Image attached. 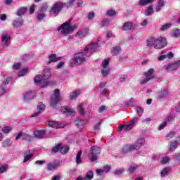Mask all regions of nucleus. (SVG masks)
<instances>
[{"instance_id": "1", "label": "nucleus", "mask_w": 180, "mask_h": 180, "mask_svg": "<svg viewBox=\"0 0 180 180\" xmlns=\"http://www.w3.org/2000/svg\"><path fill=\"white\" fill-rule=\"evenodd\" d=\"M99 47V44L98 42L91 43L89 45H87L84 48V52H79L74 55L72 58V63L75 65H81V64H84L85 61H86V56H91V54L95 53L96 50Z\"/></svg>"}, {"instance_id": "2", "label": "nucleus", "mask_w": 180, "mask_h": 180, "mask_svg": "<svg viewBox=\"0 0 180 180\" xmlns=\"http://www.w3.org/2000/svg\"><path fill=\"white\" fill-rule=\"evenodd\" d=\"M51 76V72H50L49 68H46L44 70V73L41 75H39L35 77L34 81L37 85H41L42 88H46L48 85H50V82L49 79Z\"/></svg>"}, {"instance_id": "3", "label": "nucleus", "mask_w": 180, "mask_h": 180, "mask_svg": "<svg viewBox=\"0 0 180 180\" xmlns=\"http://www.w3.org/2000/svg\"><path fill=\"white\" fill-rule=\"evenodd\" d=\"M75 29H78V24L72 25L71 20H70L62 24L58 28V32H60L61 34L65 36V34H71V33H73Z\"/></svg>"}, {"instance_id": "4", "label": "nucleus", "mask_w": 180, "mask_h": 180, "mask_svg": "<svg viewBox=\"0 0 180 180\" xmlns=\"http://www.w3.org/2000/svg\"><path fill=\"white\" fill-rule=\"evenodd\" d=\"M63 99L61 96H60V90L56 89L53 94V96L51 97V101L50 105L52 106L53 109H56L57 108V105H58V102Z\"/></svg>"}, {"instance_id": "5", "label": "nucleus", "mask_w": 180, "mask_h": 180, "mask_svg": "<svg viewBox=\"0 0 180 180\" xmlns=\"http://www.w3.org/2000/svg\"><path fill=\"white\" fill-rule=\"evenodd\" d=\"M91 153L89 154V160L94 162L98 160V156L101 154V148L92 146L90 149Z\"/></svg>"}, {"instance_id": "6", "label": "nucleus", "mask_w": 180, "mask_h": 180, "mask_svg": "<svg viewBox=\"0 0 180 180\" xmlns=\"http://www.w3.org/2000/svg\"><path fill=\"white\" fill-rule=\"evenodd\" d=\"M139 118L137 117H134L127 125H119L117 131L120 132L122 130H131L133 127H134V124H136Z\"/></svg>"}, {"instance_id": "7", "label": "nucleus", "mask_w": 180, "mask_h": 180, "mask_svg": "<svg viewBox=\"0 0 180 180\" xmlns=\"http://www.w3.org/2000/svg\"><path fill=\"white\" fill-rule=\"evenodd\" d=\"M153 74H154V69L153 68L143 73V79L141 81V84L144 85V84H147L150 79H154V75H153Z\"/></svg>"}, {"instance_id": "8", "label": "nucleus", "mask_w": 180, "mask_h": 180, "mask_svg": "<svg viewBox=\"0 0 180 180\" xmlns=\"http://www.w3.org/2000/svg\"><path fill=\"white\" fill-rule=\"evenodd\" d=\"M167 46V39L164 37L155 38V49H164Z\"/></svg>"}, {"instance_id": "9", "label": "nucleus", "mask_w": 180, "mask_h": 180, "mask_svg": "<svg viewBox=\"0 0 180 180\" xmlns=\"http://www.w3.org/2000/svg\"><path fill=\"white\" fill-rule=\"evenodd\" d=\"M180 67V60H175L173 63L167 65L165 70L169 72L172 71H176Z\"/></svg>"}, {"instance_id": "10", "label": "nucleus", "mask_w": 180, "mask_h": 180, "mask_svg": "<svg viewBox=\"0 0 180 180\" xmlns=\"http://www.w3.org/2000/svg\"><path fill=\"white\" fill-rule=\"evenodd\" d=\"M62 8H63V6L61 5V4L60 3L55 4L53 5L50 11V13H53L55 16H57V15H58V13H60V12L61 11Z\"/></svg>"}, {"instance_id": "11", "label": "nucleus", "mask_w": 180, "mask_h": 180, "mask_svg": "<svg viewBox=\"0 0 180 180\" xmlns=\"http://www.w3.org/2000/svg\"><path fill=\"white\" fill-rule=\"evenodd\" d=\"M134 146V150H140L141 147L144 146V138L140 137L139 138L134 144H132Z\"/></svg>"}, {"instance_id": "12", "label": "nucleus", "mask_w": 180, "mask_h": 180, "mask_svg": "<svg viewBox=\"0 0 180 180\" xmlns=\"http://www.w3.org/2000/svg\"><path fill=\"white\" fill-rule=\"evenodd\" d=\"M168 96V89L167 88H163L161 91L158 93L157 99L158 101H161L162 99H165Z\"/></svg>"}, {"instance_id": "13", "label": "nucleus", "mask_w": 180, "mask_h": 180, "mask_svg": "<svg viewBox=\"0 0 180 180\" xmlns=\"http://www.w3.org/2000/svg\"><path fill=\"white\" fill-rule=\"evenodd\" d=\"M46 105L43 103H39L37 105L38 112H35L32 115V117H37L40 113L44 112Z\"/></svg>"}, {"instance_id": "14", "label": "nucleus", "mask_w": 180, "mask_h": 180, "mask_svg": "<svg viewBox=\"0 0 180 180\" xmlns=\"http://www.w3.org/2000/svg\"><path fill=\"white\" fill-rule=\"evenodd\" d=\"M180 142V137L176 138L174 141H171L169 144V151H175L178 148V143Z\"/></svg>"}, {"instance_id": "15", "label": "nucleus", "mask_w": 180, "mask_h": 180, "mask_svg": "<svg viewBox=\"0 0 180 180\" xmlns=\"http://www.w3.org/2000/svg\"><path fill=\"white\" fill-rule=\"evenodd\" d=\"M134 150V146L133 144H126L124 145L122 149V154H127V153H130Z\"/></svg>"}, {"instance_id": "16", "label": "nucleus", "mask_w": 180, "mask_h": 180, "mask_svg": "<svg viewBox=\"0 0 180 180\" xmlns=\"http://www.w3.org/2000/svg\"><path fill=\"white\" fill-rule=\"evenodd\" d=\"M34 155V153H33V150H29L25 152L24 153V160L23 162H27L30 158H32Z\"/></svg>"}, {"instance_id": "17", "label": "nucleus", "mask_w": 180, "mask_h": 180, "mask_svg": "<svg viewBox=\"0 0 180 180\" xmlns=\"http://www.w3.org/2000/svg\"><path fill=\"white\" fill-rule=\"evenodd\" d=\"M23 19L22 18H18L12 22L13 27H21L23 26Z\"/></svg>"}, {"instance_id": "18", "label": "nucleus", "mask_w": 180, "mask_h": 180, "mask_svg": "<svg viewBox=\"0 0 180 180\" xmlns=\"http://www.w3.org/2000/svg\"><path fill=\"white\" fill-rule=\"evenodd\" d=\"M166 58H167L168 60L174 58V53L172 52H169L166 55H162L158 57V61H164V60H165Z\"/></svg>"}, {"instance_id": "19", "label": "nucleus", "mask_w": 180, "mask_h": 180, "mask_svg": "<svg viewBox=\"0 0 180 180\" xmlns=\"http://www.w3.org/2000/svg\"><path fill=\"white\" fill-rule=\"evenodd\" d=\"M140 168V165L137 164H131L127 169L129 174H134V172L137 171Z\"/></svg>"}, {"instance_id": "20", "label": "nucleus", "mask_w": 180, "mask_h": 180, "mask_svg": "<svg viewBox=\"0 0 180 180\" xmlns=\"http://www.w3.org/2000/svg\"><path fill=\"white\" fill-rule=\"evenodd\" d=\"M8 94V86L5 85V84H0V98L2 96H5Z\"/></svg>"}, {"instance_id": "21", "label": "nucleus", "mask_w": 180, "mask_h": 180, "mask_svg": "<svg viewBox=\"0 0 180 180\" xmlns=\"http://www.w3.org/2000/svg\"><path fill=\"white\" fill-rule=\"evenodd\" d=\"M60 167V162H54L52 163H49L47 165V169L49 171H54V169H57Z\"/></svg>"}, {"instance_id": "22", "label": "nucleus", "mask_w": 180, "mask_h": 180, "mask_svg": "<svg viewBox=\"0 0 180 180\" xmlns=\"http://www.w3.org/2000/svg\"><path fill=\"white\" fill-rule=\"evenodd\" d=\"M132 29H134V25H133V22H127L123 24L122 30H125L126 32H127V30H131Z\"/></svg>"}, {"instance_id": "23", "label": "nucleus", "mask_w": 180, "mask_h": 180, "mask_svg": "<svg viewBox=\"0 0 180 180\" xmlns=\"http://www.w3.org/2000/svg\"><path fill=\"white\" fill-rule=\"evenodd\" d=\"M84 124H85V122H84V120L79 118H77L75 121V126H76V127H77L80 130H82V129H84Z\"/></svg>"}, {"instance_id": "24", "label": "nucleus", "mask_w": 180, "mask_h": 180, "mask_svg": "<svg viewBox=\"0 0 180 180\" xmlns=\"http://www.w3.org/2000/svg\"><path fill=\"white\" fill-rule=\"evenodd\" d=\"M34 98V91H29L24 94V101H29V99H33Z\"/></svg>"}, {"instance_id": "25", "label": "nucleus", "mask_w": 180, "mask_h": 180, "mask_svg": "<svg viewBox=\"0 0 180 180\" xmlns=\"http://www.w3.org/2000/svg\"><path fill=\"white\" fill-rule=\"evenodd\" d=\"M49 61L48 62V64H51V63H56V61H60L61 60V58L57 57V55L54 53H51L49 57Z\"/></svg>"}, {"instance_id": "26", "label": "nucleus", "mask_w": 180, "mask_h": 180, "mask_svg": "<svg viewBox=\"0 0 180 180\" xmlns=\"http://www.w3.org/2000/svg\"><path fill=\"white\" fill-rule=\"evenodd\" d=\"M155 47V38L154 37H149L146 40V46L147 47Z\"/></svg>"}, {"instance_id": "27", "label": "nucleus", "mask_w": 180, "mask_h": 180, "mask_svg": "<svg viewBox=\"0 0 180 180\" xmlns=\"http://www.w3.org/2000/svg\"><path fill=\"white\" fill-rule=\"evenodd\" d=\"M120 51H122V48H120V46H114L111 49V54L112 56H117L120 54Z\"/></svg>"}, {"instance_id": "28", "label": "nucleus", "mask_w": 180, "mask_h": 180, "mask_svg": "<svg viewBox=\"0 0 180 180\" xmlns=\"http://www.w3.org/2000/svg\"><path fill=\"white\" fill-rule=\"evenodd\" d=\"M87 34H88V30L84 29V30L77 32V33L76 34V37L82 39V38L85 37Z\"/></svg>"}, {"instance_id": "29", "label": "nucleus", "mask_w": 180, "mask_h": 180, "mask_svg": "<svg viewBox=\"0 0 180 180\" xmlns=\"http://www.w3.org/2000/svg\"><path fill=\"white\" fill-rule=\"evenodd\" d=\"M46 134L45 130H38L34 131V136L37 137V139H43V136Z\"/></svg>"}, {"instance_id": "30", "label": "nucleus", "mask_w": 180, "mask_h": 180, "mask_svg": "<svg viewBox=\"0 0 180 180\" xmlns=\"http://www.w3.org/2000/svg\"><path fill=\"white\" fill-rule=\"evenodd\" d=\"M165 5V2L164 0H160L156 4H155V11L160 12L161 9H162V6Z\"/></svg>"}, {"instance_id": "31", "label": "nucleus", "mask_w": 180, "mask_h": 180, "mask_svg": "<svg viewBox=\"0 0 180 180\" xmlns=\"http://www.w3.org/2000/svg\"><path fill=\"white\" fill-rule=\"evenodd\" d=\"M49 126L50 127H53V129H60L61 128V122H57L54 121H49Z\"/></svg>"}, {"instance_id": "32", "label": "nucleus", "mask_w": 180, "mask_h": 180, "mask_svg": "<svg viewBox=\"0 0 180 180\" xmlns=\"http://www.w3.org/2000/svg\"><path fill=\"white\" fill-rule=\"evenodd\" d=\"M1 41H3V43H4V44H5V46H6V47H8V46H9V41H11V38H9L8 37L7 34H4L1 37Z\"/></svg>"}, {"instance_id": "33", "label": "nucleus", "mask_w": 180, "mask_h": 180, "mask_svg": "<svg viewBox=\"0 0 180 180\" xmlns=\"http://www.w3.org/2000/svg\"><path fill=\"white\" fill-rule=\"evenodd\" d=\"M79 95H81V90H75V91L70 94V99L74 100L78 96H79Z\"/></svg>"}, {"instance_id": "34", "label": "nucleus", "mask_w": 180, "mask_h": 180, "mask_svg": "<svg viewBox=\"0 0 180 180\" xmlns=\"http://www.w3.org/2000/svg\"><path fill=\"white\" fill-rule=\"evenodd\" d=\"M26 12H27V8L22 7L17 11V15L21 18L22 16H23V15L26 13Z\"/></svg>"}, {"instance_id": "35", "label": "nucleus", "mask_w": 180, "mask_h": 180, "mask_svg": "<svg viewBox=\"0 0 180 180\" xmlns=\"http://www.w3.org/2000/svg\"><path fill=\"white\" fill-rule=\"evenodd\" d=\"M81 155H82V150H79L76 155V163L77 165L82 164V159L81 158Z\"/></svg>"}, {"instance_id": "36", "label": "nucleus", "mask_w": 180, "mask_h": 180, "mask_svg": "<svg viewBox=\"0 0 180 180\" xmlns=\"http://www.w3.org/2000/svg\"><path fill=\"white\" fill-rule=\"evenodd\" d=\"M154 13V9L153 8V5H150L148 7L147 10L145 12V16H151Z\"/></svg>"}, {"instance_id": "37", "label": "nucleus", "mask_w": 180, "mask_h": 180, "mask_svg": "<svg viewBox=\"0 0 180 180\" xmlns=\"http://www.w3.org/2000/svg\"><path fill=\"white\" fill-rule=\"evenodd\" d=\"M171 27H172V23L169 22V23H167L163 25H161L160 30H162V32H167V30H168V29H171Z\"/></svg>"}, {"instance_id": "38", "label": "nucleus", "mask_w": 180, "mask_h": 180, "mask_svg": "<svg viewBox=\"0 0 180 180\" xmlns=\"http://www.w3.org/2000/svg\"><path fill=\"white\" fill-rule=\"evenodd\" d=\"M1 146L4 148H6V147H11V146H12V141L9 139H6L1 143Z\"/></svg>"}, {"instance_id": "39", "label": "nucleus", "mask_w": 180, "mask_h": 180, "mask_svg": "<svg viewBox=\"0 0 180 180\" xmlns=\"http://www.w3.org/2000/svg\"><path fill=\"white\" fill-rule=\"evenodd\" d=\"M153 2H154V0H140L139 5L141 6H146V5L153 4Z\"/></svg>"}, {"instance_id": "40", "label": "nucleus", "mask_w": 180, "mask_h": 180, "mask_svg": "<svg viewBox=\"0 0 180 180\" xmlns=\"http://www.w3.org/2000/svg\"><path fill=\"white\" fill-rule=\"evenodd\" d=\"M84 180H92L94 179V172L92 171H89L86 174L84 178L83 179Z\"/></svg>"}, {"instance_id": "41", "label": "nucleus", "mask_w": 180, "mask_h": 180, "mask_svg": "<svg viewBox=\"0 0 180 180\" xmlns=\"http://www.w3.org/2000/svg\"><path fill=\"white\" fill-rule=\"evenodd\" d=\"M169 171H171V168L169 167L164 168L160 172L161 176H167V175L169 174Z\"/></svg>"}, {"instance_id": "42", "label": "nucleus", "mask_w": 180, "mask_h": 180, "mask_svg": "<svg viewBox=\"0 0 180 180\" xmlns=\"http://www.w3.org/2000/svg\"><path fill=\"white\" fill-rule=\"evenodd\" d=\"M22 140H26L28 143H30L33 140V136H30L29 134L24 132L22 135Z\"/></svg>"}, {"instance_id": "43", "label": "nucleus", "mask_w": 180, "mask_h": 180, "mask_svg": "<svg viewBox=\"0 0 180 180\" xmlns=\"http://www.w3.org/2000/svg\"><path fill=\"white\" fill-rule=\"evenodd\" d=\"M64 113H68L69 116H74L75 115V111L71 108H65V110L63 111Z\"/></svg>"}, {"instance_id": "44", "label": "nucleus", "mask_w": 180, "mask_h": 180, "mask_svg": "<svg viewBox=\"0 0 180 180\" xmlns=\"http://www.w3.org/2000/svg\"><path fill=\"white\" fill-rule=\"evenodd\" d=\"M110 71V69L109 68H103V70H101L102 75L103 77H106L109 74V72Z\"/></svg>"}, {"instance_id": "45", "label": "nucleus", "mask_w": 180, "mask_h": 180, "mask_svg": "<svg viewBox=\"0 0 180 180\" xmlns=\"http://www.w3.org/2000/svg\"><path fill=\"white\" fill-rule=\"evenodd\" d=\"M77 110L79 113V115H84L85 112L84 110V104H80L77 107Z\"/></svg>"}, {"instance_id": "46", "label": "nucleus", "mask_w": 180, "mask_h": 180, "mask_svg": "<svg viewBox=\"0 0 180 180\" xmlns=\"http://www.w3.org/2000/svg\"><path fill=\"white\" fill-rule=\"evenodd\" d=\"M110 60L109 59H105L103 62H102V67L103 68H109V63H110Z\"/></svg>"}, {"instance_id": "47", "label": "nucleus", "mask_w": 180, "mask_h": 180, "mask_svg": "<svg viewBox=\"0 0 180 180\" xmlns=\"http://www.w3.org/2000/svg\"><path fill=\"white\" fill-rule=\"evenodd\" d=\"M70 148L68 146H63L60 149V153H61V154H67Z\"/></svg>"}, {"instance_id": "48", "label": "nucleus", "mask_w": 180, "mask_h": 180, "mask_svg": "<svg viewBox=\"0 0 180 180\" xmlns=\"http://www.w3.org/2000/svg\"><path fill=\"white\" fill-rule=\"evenodd\" d=\"M123 172H124V169H118L114 171V175H117V176L123 175Z\"/></svg>"}, {"instance_id": "49", "label": "nucleus", "mask_w": 180, "mask_h": 180, "mask_svg": "<svg viewBox=\"0 0 180 180\" xmlns=\"http://www.w3.org/2000/svg\"><path fill=\"white\" fill-rule=\"evenodd\" d=\"M172 37H180V30L176 29L172 33Z\"/></svg>"}, {"instance_id": "50", "label": "nucleus", "mask_w": 180, "mask_h": 180, "mask_svg": "<svg viewBox=\"0 0 180 180\" xmlns=\"http://www.w3.org/2000/svg\"><path fill=\"white\" fill-rule=\"evenodd\" d=\"M29 72V70L27 68L23 69L22 70L19 72L18 77H25V75H26L27 72Z\"/></svg>"}, {"instance_id": "51", "label": "nucleus", "mask_w": 180, "mask_h": 180, "mask_svg": "<svg viewBox=\"0 0 180 180\" xmlns=\"http://www.w3.org/2000/svg\"><path fill=\"white\" fill-rule=\"evenodd\" d=\"M11 81H12V77H6V79H4V81L2 82L1 84H4L6 86H8V85H9V83L11 82Z\"/></svg>"}, {"instance_id": "52", "label": "nucleus", "mask_w": 180, "mask_h": 180, "mask_svg": "<svg viewBox=\"0 0 180 180\" xmlns=\"http://www.w3.org/2000/svg\"><path fill=\"white\" fill-rule=\"evenodd\" d=\"M175 137V132L172 131L169 134L166 135L167 140H171V139H174Z\"/></svg>"}, {"instance_id": "53", "label": "nucleus", "mask_w": 180, "mask_h": 180, "mask_svg": "<svg viewBox=\"0 0 180 180\" xmlns=\"http://www.w3.org/2000/svg\"><path fill=\"white\" fill-rule=\"evenodd\" d=\"M136 112H137L139 116H142L143 113H144V110L141 107L136 108Z\"/></svg>"}, {"instance_id": "54", "label": "nucleus", "mask_w": 180, "mask_h": 180, "mask_svg": "<svg viewBox=\"0 0 180 180\" xmlns=\"http://www.w3.org/2000/svg\"><path fill=\"white\" fill-rule=\"evenodd\" d=\"M169 162V157H165L160 160L161 164H167Z\"/></svg>"}, {"instance_id": "55", "label": "nucleus", "mask_w": 180, "mask_h": 180, "mask_svg": "<svg viewBox=\"0 0 180 180\" xmlns=\"http://www.w3.org/2000/svg\"><path fill=\"white\" fill-rule=\"evenodd\" d=\"M60 145H57L56 146H54L52 150H51V153H57L58 151H59L60 150Z\"/></svg>"}, {"instance_id": "56", "label": "nucleus", "mask_w": 180, "mask_h": 180, "mask_svg": "<svg viewBox=\"0 0 180 180\" xmlns=\"http://www.w3.org/2000/svg\"><path fill=\"white\" fill-rule=\"evenodd\" d=\"M110 22V21L109 20V19H105L101 21V26H103V27L108 26V25H109Z\"/></svg>"}, {"instance_id": "57", "label": "nucleus", "mask_w": 180, "mask_h": 180, "mask_svg": "<svg viewBox=\"0 0 180 180\" xmlns=\"http://www.w3.org/2000/svg\"><path fill=\"white\" fill-rule=\"evenodd\" d=\"M108 16H115L116 15V11L115 10H108L107 11Z\"/></svg>"}, {"instance_id": "58", "label": "nucleus", "mask_w": 180, "mask_h": 180, "mask_svg": "<svg viewBox=\"0 0 180 180\" xmlns=\"http://www.w3.org/2000/svg\"><path fill=\"white\" fill-rule=\"evenodd\" d=\"M3 133L8 134L11 131V127H5L2 129Z\"/></svg>"}, {"instance_id": "59", "label": "nucleus", "mask_w": 180, "mask_h": 180, "mask_svg": "<svg viewBox=\"0 0 180 180\" xmlns=\"http://www.w3.org/2000/svg\"><path fill=\"white\" fill-rule=\"evenodd\" d=\"M22 67V64L20 63H14L13 65V70H19Z\"/></svg>"}, {"instance_id": "60", "label": "nucleus", "mask_w": 180, "mask_h": 180, "mask_svg": "<svg viewBox=\"0 0 180 180\" xmlns=\"http://www.w3.org/2000/svg\"><path fill=\"white\" fill-rule=\"evenodd\" d=\"M23 134H24L23 131H20L18 134V135L16 136L15 140H18L19 139H20V137H22V139H23Z\"/></svg>"}, {"instance_id": "61", "label": "nucleus", "mask_w": 180, "mask_h": 180, "mask_svg": "<svg viewBox=\"0 0 180 180\" xmlns=\"http://www.w3.org/2000/svg\"><path fill=\"white\" fill-rule=\"evenodd\" d=\"M45 16L46 15H44V13H41L38 14L37 19H38V20H43V19H44Z\"/></svg>"}, {"instance_id": "62", "label": "nucleus", "mask_w": 180, "mask_h": 180, "mask_svg": "<svg viewBox=\"0 0 180 180\" xmlns=\"http://www.w3.org/2000/svg\"><path fill=\"white\" fill-rule=\"evenodd\" d=\"M101 124H102V120L98 122L95 126H94V130H99L101 127Z\"/></svg>"}, {"instance_id": "63", "label": "nucleus", "mask_w": 180, "mask_h": 180, "mask_svg": "<svg viewBox=\"0 0 180 180\" xmlns=\"http://www.w3.org/2000/svg\"><path fill=\"white\" fill-rule=\"evenodd\" d=\"M36 7V5L34 4H32L30 8V10H29V12L32 15V13H34V8Z\"/></svg>"}, {"instance_id": "64", "label": "nucleus", "mask_w": 180, "mask_h": 180, "mask_svg": "<svg viewBox=\"0 0 180 180\" xmlns=\"http://www.w3.org/2000/svg\"><path fill=\"white\" fill-rule=\"evenodd\" d=\"M103 171H104V172H106V173L109 172V171H110V166L109 165L104 166Z\"/></svg>"}]
</instances>
